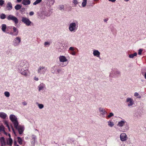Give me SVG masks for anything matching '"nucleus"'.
I'll return each mask as SVG.
<instances>
[{
    "label": "nucleus",
    "mask_w": 146,
    "mask_h": 146,
    "mask_svg": "<svg viewBox=\"0 0 146 146\" xmlns=\"http://www.w3.org/2000/svg\"><path fill=\"white\" fill-rule=\"evenodd\" d=\"M14 144L15 145H16V146H17V142L16 141H15L14 143Z\"/></svg>",
    "instance_id": "nucleus-51"
},
{
    "label": "nucleus",
    "mask_w": 146,
    "mask_h": 146,
    "mask_svg": "<svg viewBox=\"0 0 146 146\" xmlns=\"http://www.w3.org/2000/svg\"><path fill=\"white\" fill-rule=\"evenodd\" d=\"M42 0H36V1L33 3V5H36L39 3Z\"/></svg>",
    "instance_id": "nucleus-34"
},
{
    "label": "nucleus",
    "mask_w": 146,
    "mask_h": 146,
    "mask_svg": "<svg viewBox=\"0 0 146 146\" xmlns=\"http://www.w3.org/2000/svg\"><path fill=\"white\" fill-rule=\"evenodd\" d=\"M9 119L13 124L15 127H16L17 125H19L18 119L15 115L13 114L10 115L9 116Z\"/></svg>",
    "instance_id": "nucleus-3"
},
{
    "label": "nucleus",
    "mask_w": 146,
    "mask_h": 146,
    "mask_svg": "<svg viewBox=\"0 0 146 146\" xmlns=\"http://www.w3.org/2000/svg\"><path fill=\"white\" fill-rule=\"evenodd\" d=\"M59 61L61 62H64L68 61V59L64 56L60 55L59 57Z\"/></svg>",
    "instance_id": "nucleus-12"
},
{
    "label": "nucleus",
    "mask_w": 146,
    "mask_h": 146,
    "mask_svg": "<svg viewBox=\"0 0 146 146\" xmlns=\"http://www.w3.org/2000/svg\"><path fill=\"white\" fill-rule=\"evenodd\" d=\"M38 106L39 108L40 109H42L44 107V105L42 104H38Z\"/></svg>",
    "instance_id": "nucleus-36"
},
{
    "label": "nucleus",
    "mask_w": 146,
    "mask_h": 146,
    "mask_svg": "<svg viewBox=\"0 0 146 146\" xmlns=\"http://www.w3.org/2000/svg\"><path fill=\"white\" fill-rule=\"evenodd\" d=\"M120 138L122 141H125L127 140V137L125 133H122L120 135Z\"/></svg>",
    "instance_id": "nucleus-9"
},
{
    "label": "nucleus",
    "mask_w": 146,
    "mask_h": 146,
    "mask_svg": "<svg viewBox=\"0 0 146 146\" xmlns=\"http://www.w3.org/2000/svg\"><path fill=\"white\" fill-rule=\"evenodd\" d=\"M10 34L12 35H14L13 34V33H10Z\"/></svg>",
    "instance_id": "nucleus-55"
},
{
    "label": "nucleus",
    "mask_w": 146,
    "mask_h": 146,
    "mask_svg": "<svg viewBox=\"0 0 146 146\" xmlns=\"http://www.w3.org/2000/svg\"><path fill=\"white\" fill-rule=\"evenodd\" d=\"M21 21L27 26H29L33 25V23L28 18L25 17H22Z\"/></svg>",
    "instance_id": "nucleus-5"
},
{
    "label": "nucleus",
    "mask_w": 146,
    "mask_h": 146,
    "mask_svg": "<svg viewBox=\"0 0 146 146\" xmlns=\"http://www.w3.org/2000/svg\"><path fill=\"white\" fill-rule=\"evenodd\" d=\"M46 88L45 85L43 83L40 84L38 86V90L39 91L45 89Z\"/></svg>",
    "instance_id": "nucleus-15"
},
{
    "label": "nucleus",
    "mask_w": 146,
    "mask_h": 146,
    "mask_svg": "<svg viewBox=\"0 0 146 146\" xmlns=\"http://www.w3.org/2000/svg\"><path fill=\"white\" fill-rule=\"evenodd\" d=\"M32 138L34 139L35 140L36 138V137L35 136L33 135V136Z\"/></svg>",
    "instance_id": "nucleus-50"
},
{
    "label": "nucleus",
    "mask_w": 146,
    "mask_h": 146,
    "mask_svg": "<svg viewBox=\"0 0 146 146\" xmlns=\"http://www.w3.org/2000/svg\"><path fill=\"white\" fill-rule=\"evenodd\" d=\"M129 0H124V1H126V2H127V1H129Z\"/></svg>",
    "instance_id": "nucleus-54"
},
{
    "label": "nucleus",
    "mask_w": 146,
    "mask_h": 146,
    "mask_svg": "<svg viewBox=\"0 0 146 146\" xmlns=\"http://www.w3.org/2000/svg\"><path fill=\"white\" fill-rule=\"evenodd\" d=\"M30 1L29 0H23L22 4L24 5H27L30 4Z\"/></svg>",
    "instance_id": "nucleus-20"
},
{
    "label": "nucleus",
    "mask_w": 146,
    "mask_h": 146,
    "mask_svg": "<svg viewBox=\"0 0 146 146\" xmlns=\"http://www.w3.org/2000/svg\"><path fill=\"white\" fill-rule=\"evenodd\" d=\"M137 53L136 52L134 53L133 54H130L129 55V57L130 58H133L134 56H136Z\"/></svg>",
    "instance_id": "nucleus-28"
},
{
    "label": "nucleus",
    "mask_w": 146,
    "mask_h": 146,
    "mask_svg": "<svg viewBox=\"0 0 146 146\" xmlns=\"http://www.w3.org/2000/svg\"><path fill=\"white\" fill-rule=\"evenodd\" d=\"M0 117L3 119H5L7 117V115L4 112H0Z\"/></svg>",
    "instance_id": "nucleus-16"
},
{
    "label": "nucleus",
    "mask_w": 146,
    "mask_h": 146,
    "mask_svg": "<svg viewBox=\"0 0 146 146\" xmlns=\"http://www.w3.org/2000/svg\"><path fill=\"white\" fill-rule=\"evenodd\" d=\"M56 69H55V67H53L52 68V72L53 73H54L55 72V70Z\"/></svg>",
    "instance_id": "nucleus-43"
},
{
    "label": "nucleus",
    "mask_w": 146,
    "mask_h": 146,
    "mask_svg": "<svg viewBox=\"0 0 146 146\" xmlns=\"http://www.w3.org/2000/svg\"><path fill=\"white\" fill-rule=\"evenodd\" d=\"M47 71V68L43 66H40L37 70L38 73L40 74L44 75Z\"/></svg>",
    "instance_id": "nucleus-4"
},
{
    "label": "nucleus",
    "mask_w": 146,
    "mask_h": 146,
    "mask_svg": "<svg viewBox=\"0 0 146 146\" xmlns=\"http://www.w3.org/2000/svg\"><path fill=\"white\" fill-rule=\"evenodd\" d=\"M128 106L129 107L132 106L134 103V101L133 99L130 98H128L126 100Z\"/></svg>",
    "instance_id": "nucleus-10"
},
{
    "label": "nucleus",
    "mask_w": 146,
    "mask_h": 146,
    "mask_svg": "<svg viewBox=\"0 0 146 146\" xmlns=\"http://www.w3.org/2000/svg\"><path fill=\"white\" fill-rule=\"evenodd\" d=\"M18 141L20 145H21L22 144L23 141L21 138L19 137H17Z\"/></svg>",
    "instance_id": "nucleus-29"
},
{
    "label": "nucleus",
    "mask_w": 146,
    "mask_h": 146,
    "mask_svg": "<svg viewBox=\"0 0 146 146\" xmlns=\"http://www.w3.org/2000/svg\"><path fill=\"white\" fill-rule=\"evenodd\" d=\"M0 131L1 132H3L5 134H6V133L5 131V128L3 125H1L0 126Z\"/></svg>",
    "instance_id": "nucleus-24"
},
{
    "label": "nucleus",
    "mask_w": 146,
    "mask_h": 146,
    "mask_svg": "<svg viewBox=\"0 0 146 146\" xmlns=\"http://www.w3.org/2000/svg\"><path fill=\"white\" fill-rule=\"evenodd\" d=\"M29 64L27 61H21L18 66L19 72L25 76H29L30 72L29 70Z\"/></svg>",
    "instance_id": "nucleus-1"
},
{
    "label": "nucleus",
    "mask_w": 146,
    "mask_h": 146,
    "mask_svg": "<svg viewBox=\"0 0 146 146\" xmlns=\"http://www.w3.org/2000/svg\"><path fill=\"white\" fill-rule=\"evenodd\" d=\"M7 18L9 20L12 21L15 24H17L18 23L19 21L17 18L13 15H10L7 17Z\"/></svg>",
    "instance_id": "nucleus-6"
},
{
    "label": "nucleus",
    "mask_w": 146,
    "mask_h": 146,
    "mask_svg": "<svg viewBox=\"0 0 146 146\" xmlns=\"http://www.w3.org/2000/svg\"><path fill=\"white\" fill-rule=\"evenodd\" d=\"M99 112L100 113V116L101 117H105V115L106 114L107 112L106 110L103 108H100L99 109Z\"/></svg>",
    "instance_id": "nucleus-8"
},
{
    "label": "nucleus",
    "mask_w": 146,
    "mask_h": 146,
    "mask_svg": "<svg viewBox=\"0 0 146 146\" xmlns=\"http://www.w3.org/2000/svg\"><path fill=\"white\" fill-rule=\"evenodd\" d=\"M142 51L143 50L142 49H139L138 51V54L140 55H141Z\"/></svg>",
    "instance_id": "nucleus-40"
},
{
    "label": "nucleus",
    "mask_w": 146,
    "mask_h": 146,
    "mask_svg": "<svg viewBox=\"0 0 146 146\" xmlns=\"http://www.w3.org/2000/svg\"><path fill=\"white\" fill-rule=\"evenodd\" d=\"M0 142L1 144V146H5L6 142L4 137H2L0 138Z\"/></svg>",
    "instance_id": "nucleus-17"
},
{
    "label": "nucleus",
    "mask_w": 146,
    "mask_h": 146,
    "mask_svg": "<svg viewBox=\"0 0 146 146\" xmlns=\"http://www.w3.org/2000/svg\"><path fill=\"white\" fill-rule=\"evenodd\" d=\"M44 44L45 46H48L50 45V43L48 42H44Z\"/></svg>",
    "instance_id": "nucleus-42"
},
{
    "label": "nucleus",
    "mask_w": 146,
    "mask_h": 146,
    "mask_svg": "<svg viewBox=\"0 0 146 146\" xmlns=\"http://www.w3.org/2000/svg\"><path fill=\"white\" fill-rule=\"evenodd\" d=\"M108 125L111 127H113L114 125V124L113 122H112L111 121H108Z\"/></svg>",
    "instance_id": "nucleus-26"
},
{
    "label": "nucleus",
    "mask_w": 146,
    "mask_h": 146,
    "mask_svg": "<svg viewBox=\"0 0 146 146\" xmlns=\"http://www.w3.org/2000/svg\"><path fill=\"white\" fill-rule=\"evenodd\" d=\"M17 129L20 134H22L24 130V127L23 126L18 125H17L16 127H15Z\"/></svg>",
    "instance_id": "nucleus-11"
},
{
    "label": "nucleus",
    "mask_w": 146,
    "mask_h": 146,
    "mask_svg": "<svg viewBox=\"0 0 146 146\" xmlns=\"http://www.w3.org/2000/svg\"><path fill=\"white\" fill-rule=\"evenodd\" d=\"M87 0H82V2L81 4V6L83 7H86L87 4Z\"/></svg>",
    "instance_id": "nucleus-21"
},
{
    "label": "nucleus",
    "mask_w": 146,
    "mask_h": 146,
    "mask_svg": "<svg viewBox=\"0 0 146 146\" xmlns=\"http://www.w3.org/2000/svg\"><path fill=\"white\" fill-rule=\"evenodd\" d=\"M79 3L78 0H73L72 3L74 7H76Z\"/></svg>",
    "instance_id": "nucleus-25"
},
{
    "label": "nucleus",
    "mask_w": 146,
    "mask_h": 146,
    "mask_svg": "<svg viewBox=\"0 0 146 146\" xmlns=\"http://www.w3.org/2000/svg\"><path fill=\"white\" fill-rule=\"evenodd\" d=\"M4 94L5 96L7 97H9V96H10V93H9V92H7V91L5 92Z\"/></svg>",
    "instance_id": "nucleus-33"
},
{
    "label": "nucleus",
    "mask_w": 146,
    "mask_h": 146,
    "mask_svg": "<svg viewBox=\"0 0 146 146\" xmlns=\"http://www.w3.org/2000/svg\"><path fill=\"white\" fill-rule=\"evenodd\" d=\"M120 74V72L118 71H112L111 73V74L110 76L112 77H117Z\"/></svg>",
    "instance_id": "nucleus-13"
},
{
    "label": "nucleus",
    "mask_w": 146,
    "mask_h": 146,
    "mask_svg": "<svg viewBox=\"0 0 146 146\" xmlns=\"http://www.w3.org/2000/svg\"><path fill=\"white\" fill-rule=\"evenodd\" d=\"M99 0H94V1H98Z\"/></svg>",
    "instance_id": "nucleus-58"
},
{
    "label": "nucleus",
    "mask_w": 146,
    "mask_h": 146,
    "mask_svg": "<svg viewBox=\"0 0 146 146\" xmlns=\"http://www.w3.org/2000/svg\"><path fill=\"white\" fill-rule=\"evenodd\" d=\"M21 38L19 37H17L13 40V43L15 46H18L21 43Z\"/></svg>",
    "instance_id": "nucleus-7"
},
{
    "label": "nucleus",
    "mask_w": 146,
    "mask_h": 146,
    "mask_svg": "<svg viewBox=\"0 0 146 146\" xmlns=\"http://www.w3.org/2000/svg\"><path fill=\"white\" fill-rule=\"evenodd\" d=\"M64 6L63 5H60L59 7V9L60 10H62L64 9Z\"/></svg>",
    "instance_id": "nucleus-39"
},
{
    "label": "nucleus",
    "mask_w": 146,
    "mask_h": 146,
    "mask_svg": "<svg viewBox=\"0 0 146 146\" xmlns=\"http://www.w3.org/2000/svg\"><path fill=\"white\" fill-rule=\"evenodd\" d=\"M93 54L94 56L99 58H100V53L98 50L95 49L94 50H93Z\"/></svg>",
    "instance_id": "nucleus-14"
},
{
    "label": "nucleus",
    "mask_w": 146,
    "mask_h": 146,
    "mask_svg": "<svg viewBox=\"0 0 146 146\" xmlns=\"http://www.w3.org/2000/svg\"><path fill=\"white\" fill-rule=\"evenodd\" d=\"M4 123L5 124V125H6V126L8 128V129L10 131V128L9 127V125H8V121H4Z\"/></svg>",
    "instance_id": "nucleus-35"
},
{
    "label": "nucleus",
    "mask_w": 146,
    "mask_h": 146,
    "mask_svg": "<svg viewBox=\"0 0 146 146\" xmlns=\"http://www.w3.org/2000/svg\"><path fill=\"white\" fill-rule=\"evenodd\" d=\"M78 23L77 21H74L70 23L68 29L71 32H75L78 29Z\"/></svg>",
    "instance_id": "nucleus-2"
},
{
    "label": "nucleus",
    "mask_w": 146,
    "mask_h": 146,
    "mask_svg": "<svg viewBox=\"0 0 146 146\" xmlns=\"http://www.w3.org/2000/svg\"><path fill=\"white\" fill-rule=\"evenodd\" d=\"M4 3V1L3 0H0V7L2 6Z\"/></svg>",
    "instance_id": "nucleus-38"
},
{
    "label": "nucleus",
    "mask_w": 146,
    "mask_h": 146,
    "mask_svg": "<svg viewBox=\"0 0 146 146\" xmlns=\"http://www.w3.org/2000/svg\"><path fill=\"white\" fill-rule=\"evenodd\" d=\"M126 121L125 120H121L118 122L117 125L119 127H122L124 125Z\"/></svg>",
    "instance_id": "nucleus-18"
},
{
    "label": "nucleus",
    "mask_w": 146,
    "mask_h": 146,
    "mask_svg": "<svg viewBox=\"0 0 146 146\" xmlns=\"http://www.w3.org/2000/svg\"><path fill=\"white\" fill-rule=\"evenodd\" d=\"M134 96L135 97H137V98H141V96L137 92H135L134 93Z\"/></svg>",
    "instance_id": "nucleus-31"
},
{
    "label": "nucleus",
    "mask_w": 146,
    "mask_h": 146,
    "mask_svg": "<svg viewBox=\"0 0 146 146\" xmlns=\"http://www.w3.org/2000/svg\"><path fill=\"white\" fill-rule=\"evenodd\" d=\"M21 7V6L20 5H17L15 6V9L17 10H18Z\"/></svg>",
    "instance_id": "nucleus-30"
},
{
    "label": "nucleus",
    "mask_w": 146,
    "mask_h": 146,
    "mask_svg": "<svg viewBox=\"0 0 146 146\" xmlns=\"http://www.w3.org/2000/svg\"><path fill=\"white\" fill-rule=\"evenodd\" d=\"M34 79L35 80V81H37L38 80V78L36 76H35L34 77Z\"/></svg>",
    "instance_id": "nucleus-46"
},
{
    "label": "nucleus",
    "mask_w": 146,
    "mask_h": 146,
    "mask_svg": "<svg viewBox=\"0 0 146 146\" xmlns=\"http://www.w3.org/2000/svg\"><path fill=\"white\" fill-rule=\"evenodd\" d=\"M22 104L24 106H26L27 105V103L25 102H23Z\"/></svg>",
    "instance_id": "nucleus-48"
},
{
    "label": "nucleus",
    "mask_w": 146,
    "mask_h": 146,
    "mask_svg": "<svg viewBox=\"0 0 146 146\" xmlns=\"http://www.w3.org/2000/svg\"><path fill=\"white\" fill-rule=\"evenodd\" d=\"M74 47H70L69 48V50H71L72 51H74Z\"/></svg>",
    "instance_id": "nucleus-41"
},
{
    "label": "nucleus",
    "mask_w": 146,
    "mask_h": 146,
    "mask_svg": "<svg viewBox=\"0 0 146 146\" xmlns=\"http://www.w3.org/2000/svg\"><path fill=\"white\" fill-rule=\"evenodd\" d=\"M22 0H17V1L18 2H19L21 1Z\"/></svg>",
    "instance_id": "nucleus-52"
},
{
    "label": "nucleus",
    "mask_w": 146,
    "mask_h": 146,
    "mask_svg": "<svg viewBox=\"0 0 146 146\" xmlns=\"http://www.w3.org/2000/svg\"><path fill=\"white\" fill-rule=\"evenodd\" d=\"M12 130H13V132H14V133H15L14 129H13V127H12Z\"/></svg>",
    "instance_id": "nucleus-56"
},
{
    "label": "nucleus",
    "mask_w": 146,
    "mask_h": 146,
    "mask_svg": "<svg viewBox=\"0 0 146 146\" xmlns=\"http://www.w3.org/2000/svg\"><path fill=\"white\" fill-rule=\"evenodd\" d=\"M8 135L9 137V138L7 140V143L8 144L10 145V146H11L12 144L13 141L12 139L11 138L10 134H8Z\"/></svg>",
    "instance_id": "nucleus-19"
},
{
    "label": "nucleus",
    "mask_w": 146,
    "mask_h": 146,
    "mask_svg": "<svg viewBox=\"0 0 146 146\" xmlns=\"http://www.w3.org/2000/svg\"><path fill=\"white\" fill-rule=\"evenodd\" d=\"M6 25L5 24H3L2 25V30L4 32L5 31L6 29Z\"/></svg>",
    "instance_id": "nucleus-27"
},
{
    "label": "nucleus",
    "mask_w": 146,
    "mask_h": 146,
    "mask_svg": "<svg viewBox=\"0 0 146 146\" xmlns=\"http://www.w3.org/2000/svg\"><path fill=\"white\" fill-rule=\"evenodd\" d=\"M57 71L58 73H59L61 72V70L59 69H57Z\"/></svg>",
    "instance_id": "nucleus-47"
},
{
    "label": "nucleus",
    "mask_w": 146,
    "mask_h": 146,
    "mask_svg": "<svg viewBox=\"0 0 146 146\" xmlns=\"http://www.w3.org/2000/svg\"><path fill=\"white\" fill-rule=\"evenodd\" d=\"M145 78L146 79V72L145 73Z\"/></svg>",
    "instance_id": "nucleus-53"
},
{
    "label": "nucleus",
    "mask_w": 146,
    "mask_h": 146,
    "mask_svg": "<svg viewBox=\"0 0 146 146\" xmlns=\"http://www.w3.org/2000/svg\"><path fill=\"white\" fill-rule=\"evenodd\" d=\"M5 15L4 14H1L0 15V18L2 19H5Z\"/></svg>",
    "instance_id": "nucleus-37"
},
{
    "label": "nucleus",
    "mask_w": 146,
    "mask_h": 146,
    "mask_svg": "<svg viewBox=\"0 0 146 146\" xmlns=\"http://www.w3.org/2000/svg\"><path fill=\"white\" fill-rule=\"evenodd\" d=\"M64 64H62V66H65L66 65H63Z\"/></svg>",
    "instance_id": "nucleus-57"
},
{
    "label": "nucleus",
    "mask_w": 146,
    "mask_h": 146,
    "mask_svg": "<svg viewBox=\"0 0 146 146\" xmlns=\"http://www.w3.org/2000/svg\"><path fill=\"white\" fill-rule=\"evenodd\" d=\"M71 54L73 55H75L76 54V53L75 51H73L70 53Z\"/></svg>",
    "instance_id": "nucleus-44"
},
{
    "label": "nucleus",
    "mask_w": 146,
    "mask_h": 146,
    "mask_svg": "<svg viewBox=\"0 0 146 146\" xmlns=\"http://www.w3.org/2000/svg\"><path fill=\"white\" fill-rule=\"evenodd\" d=\"M34 14V13L33 11H31L29 13V15L30 16H32Z\"/></svg>",
    "instance_id": "nucleus-45"
},
{
    "label": "nucleus",
    "mask_w": 146,
    "mask_h": 146,
    "mask_svg": "<svg viewBox=\"0 0 146 146\" xmlns=\"http://www.w3.org/2000/svg\"><path fill=\"white\" fill-rule=\"evenodd\" d=\"M108 0L110 1H111L112 2L114 3L115 1L116 0Z\"/></svg>",
    "instance_id": "nucleus-49"
},
{
    "label": "nucleus",
    "mask_w": 146,
    "mask_h": 146,
    "mask_svg": "<svg viewBox=\"0 0 146 146\" xmlns=\"http://www.w3.org/2000/svg\"><path fill=\"white\" fill-rule=\"evenodd\" d=\"M114 115V114L112 113H110L109 115L107 116L106 118H110L112 116Z\"/></svg>",
    "instance_id": "nucleus-32"
},
{
    "label": "nucleus",
    "mask_w": 146,
    "mask_h": 146,
    "mask_svg": "<svg viewBox=\"0 0 146 146\" xmlns=\"http://www.w3.org/2000/svg\"><path fill=\"white\" fill-rule=\"evenodd\" d=\"M13 29L14 32H15L14 35L15 36H17L18 33V31L17 29L14 27H13Z\"/></svg>",
    "instance_id": "nucleus-23"
},
{
    "label": "nucleus",
    "mask_w": 146,
    "mask_h": 146,
    "mask_svg": "<svg viewBox=\"0 0 146 146\" xmlns=\"http://www.w3.org/2000/svg\"><path fill=\"white\" fill-rule=\"evenodd\" d=\"M7 7L8 10H11L12 8V4L11 3L9 2L7 3Z\"/></svg>",
    "instance_id": "nucleus-22"
}]
</instances>
